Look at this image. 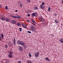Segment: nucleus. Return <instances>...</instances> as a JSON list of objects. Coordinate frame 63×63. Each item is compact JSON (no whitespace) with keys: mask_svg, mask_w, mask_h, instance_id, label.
Instances as JSON below:
<instances>
[{"mask_svg":"<svg viewBox=\"0 0 63 63\" xmlns=\"http://www.w3.org/2000/svg\"><path fill=\"white\" fill-rule=\"evenodd\" d=\"M16 38H14L13 40V44L14 46L16 45Z\"/></svg>","mask_w":63,"mask_h":63,"instance_id":"1a4fd4ad","label":"nucleus"},{"mask_svg":"<svg viewBox=\"0 0 63 63\" xmlns=\"http://www.w3.org/2000/svg\"><path fill=\"white\" fill-rule=\"evenodd\" d=\"M11 54H13V52L12 51H10L9 52Z\"/></svg>","mask_w":63,"mask_h":63,"instance_id":"c756f323","label":"nucleus"},{"mask_svg":"<svg viewBox=\"0 0 63 63\" xmlns=\"http://www.w3.org/2000/svg\"><path fill=\"white\" fill-rule=\"evenodd\" d=\"M51 35L52 36H53V34H51Z\"/></svg>","mask_w":63,"mask_h":63,"instance_id":"de8ad7c7","label":"nucleus"},{"mask_svg":"<svg viewBox=\"0 0 63 63\" xmlns=\"http://www.w3.org/2000/svg\"><path fill=\"white\" fill-rule=\"evenodd\" d=\"M55 21L56 23H58V20H55Z\"/></svg>","mask_w":63,"mask_h":63,"instance_id":"5701e85b","label":"nucleus"},{"mask_svg":"<svg viewBox=\"0 0 63 63\" xmlns=\"http://www.w3.org/2000/svg\"><path fill=\"white\" fill-rule=\"evenodd\" d=\"M25 45H22V46H23V47H25V46H24Z\"/></svg>","mask_w":63,"mask_h":63,"instance_id":"8fccbe9b","label":"nucleus"},{"mask_svg":"<svg viewBox=\"0 0 63 63\" xmlns=\"http://www.w3.org/2000/svg\"><path fill=\"white\" fill-rule=\"evenodd\" d=\"M40 54V53L39 52H37L35 54V56L36 57H38L39 56V55Z\"/></svg>","mask_w":63,"mask_h":63,"instance_id":"7ed1b4c3","label":"nucleus"},{"mask_svg":"<svg viewBox=\"0 0 63 63\" xmlns=\"http://www.w3.org/2000/svg\"><path fill=\"white\" fill-rule=\"evenodd\" d=\"M0 19H1V20H3V21H4V20H5V18L3 17H1V18H0Z\"/></svg>","mask_w":63,"mask_h":63,"instance_id":"f3484780","label":"nucleus"},{"mask_svg":"<svg viewBox=\"0 0 63 63\" xmlns=\"http://www.w3.org/2000/svg\"><path fill=\"white\" fill-rule=\"evenodd\" d=\"M27 2H29V0H27Z\"/></svg>","mask_w":63,"mask_h":63,"instance_id":"09e8293b","label":"nucleus"},{"mask_svg":"<svg viewBox=\"0 0 63 63\" xmlns=\"http://www.w3.org/2000/svg\"><path fill=\"white\" fill-rule=\"evenodd\" d=\"M5 48H8V46L7 45H5Z\"/></svg>","mask_w":63,"mask_h":63,"instance_id":"473e14b6","label":"nucleus"},{"mask_svg":"<svg viewBox=\"0 0 63 63\" xmlns=\"http://www.w3.org/2000/svg\"><path fill=\"white\" fill-rule=\"evenodd\" d=\"M44 24H45V26H47V25L48 24H47V23H46V24L45 23H44Z\"/></svg>","mask_w":63,"mask_h":63,"instance_id":"f704fd0d","label":"nucleus"},{"mask_svg":"<svg viewBox=\"0 0 63 63\" xmlns=\"http://www.w3.org/2000/svg\"><path fill=\"white\" fill-rule=\"evenodd\" d=\"M28 33H29V34H31V31H27Z\"/></svg>","mask_w":63,"mask_h":63,"instance_id":"2f4dec72","label":"nucleus"},{"mask_svg":"<svg viewBox=\"0 0 63 63\" xmlns=\"http://www.w3.org/2000/svg\"><path fill=\"white\" fill-rule=\"evenodd\" d=\"M28 16H30V14H28Z\"/></svg>","mask_w":63,"mask_h":63,"instance_id":"e433bc0d","label":"nucleus"},{"mask_svg":"<svg viewBox=\"0 0 63 63\" xmlns=\"http://www.w3.org/2000/svg\"><path fill=\"white\" fill-rule=\"evenodd\" d=\"M27 21H28V22H30V21L29 20H27Z\"/></svg>","mask_w":63,"mask_h":63,"instance_id":"ea45409f","label":"nucleus"},{"mask_svg":"<svg viewBox=\"0 0 63 63\" xmlns=\"http://www.w3.org/2000/svg\"><path fill=\"white\" fill-rule=\"evenodd\" d=\"M45 60H47V61H49L50 60L48 59V58L47 57H46L45 59Z\"/></svg>","mask_w":63,"mask_h":63,"instance_id":"6ab92c4d","label":"nucleus"},{"mask_svg":"<svg viewBox=\"0 0 63 63\" xmlns=\"http://www.w3.org/2000/svg\"><path fill=\"white\" fill-rule=\"evenodd\" d=\"M61 3H62L63 4V0L61 2Z\"/></svg>","mask_w":63,"mask_h":63,"instance_id":"c03bdc74","label":"nucleus"},{"mask_svg":"<svg viewBox=\"0 0 63 63\" xmlns=\"http://www.w3.org/2000/svg\"><path fill=\"white\" fill-rule=\"evenodd\" d=\"M39 20H40V21H41V22H42V23H44V24L45 23H44L46 22V20L45 19L42 18L41 17H40L39 18Z\"/></svg>","mask_w":63,"mask_h":63,"instance_id":"f03ea898","label":"nucleus"},{"mask_svg":"<svg viewBox=\"0 0 63 63\" xmlns=\"http://www.w3.org/2000/svg\"><path fill=\"white\" fill-rule=\"evenodd\" d=\"M26 62L27 63H32V62L30 60L27 61Z\"/></svg>","mask_w":63,"mask_h":63,"instance_id":"ddd939ff","label":"nucleus"},{"mask_svg":"<svg viewBox=\"0 0 63 63\" xmlns=\"http://www.w3.org/2000/svg\"><path fill=\"white\" fill-rule=\"evenodd\" d=\"M10 19L9 18H5V20L7 22H8V21H9V20H10Z\"/></svg>","mask_w":63,"mask_h":63,"instance_id":"9d476101","label":"nucleus"},{"mask_svg":"<svg viewBox=\"0 0 63 63\" xmlns=\"http://www.w3.org/2000/svg\"><path fill=\"white\" fill-rule=\"evenodd\" d=\"M20 45H21V46H23L25 45V43L23 41H21L20 42Z\"/></svg>","mask_w":63,"mask_h":63,"instance_id":"20e7f679","label":"nucleus"},{"mask_svg":"<svg viewBox=\"0 0 63 63\" xmlns=\"http://www.w3.org/2000/svg\"><path fill=\"white\" fill-rule=\"evenodd\" d=\"M32 56V55H31V53H29V57H31Z\"/></svg>","mask_w":63,"mask_h":63,"instance_id":"393cba45","label":"nucleus"},{"mask_svg":"<svg viewBox=\"0 0 63 63\" xmlns=\"http://www.w3.org/2000/svg\"><path fill=\"white\" fill-rule=\"evenodd\" d=\"M12 54H9L8 55V57L10 58H11V57H12Z\"/></svg>","mask_w":63,"mask_h":63,"instance_id":"a211bd4d","label":"nucleus"},{"mask_svg":"<svg viewBox=\"0 0 63 63\" xmlns=\"http://www.w3.org/2000/svg\"><path fill=\"white\" fill-rule=\"evenodd\" d=\"M57 15L56 14H55V16H57Z\"/></svg>","mask_w":63,"mask_h":63,"instance_id":"79ce46f5","label":"nucleus"},{"mask_svg":"<svg viewBox=\"0 0 63 63\" xmlns=\"http://www.w3.org/2000/svg\"><path fill=\"white\" fill-rule=\"evenodd\" d=\"M16 25H17L18 26H19V27H20V26H21V25H20V23H19V22L17 23H16Z\"/></svg>","mask_w":63,"mask_h":63,"instance_id":"2eb2a0df","label":"nucleus"},{"mask_svg":"<svg viewBox=\"0 0 63 63\" xmlns=\"http://www.w3.org/2000/svg\"><path fill=\"white\" fill-rule=\"evenodd\" d=\"M30 0H29V2L30 3Z\"/></svg>","mask_w":63,"mask_h":63,"instance_id":"a18cd8bd","label":"nucleus"},{"mask_svg":"<svg viewBox=\"0 0 63 63\" xmlns=\"http://www.w3.org/2000/svg\"><path fill=\"white\" fill-rule=\"evenodd\" d=\"M50 7H49L48 9V12H49V11H50Z\"/></svg>","mask_w":63,"mask_h":63,"instance_id":"b1692460","label":"nucleus"},{"mask_svg":"<svg viewBox=\"0 0 63 63\" xmlns=\"http://www.w3.org/2000/svg\"><path fill=\"white\" fill-rule=\"evenodd\" d=\"M45 2H42L41 4L42 5H45Z\"/></svg>","mask_w":63,"mask_h":63,"instance_id":"c85d7f7f","label":"nucleus"},{"mask_svg":"<svg viewBox=\"0 0 63 63\" xmlns=\"http://www.w3.org/2000/svg\"><path fill=\"white\" fill-rule=\"evenodd\" d=\"M15 12H18V11L17 10H16L15 11H14Z\"/></svg>","mask_w":63,"mask_h":63,"instance_id":"4c0bfd02","label":"nucleus"},{"mask_svg":"<svg viewBox=\"0 0 63 63\" xmlns=\"http://www.w3.org/2000/svg\"><path fill=\"white\" fill-rule=\"evenodd\" d=\"M17 43L18 44V45H20V41H18L17 42Z\"/></svg>","mask_w":63,"mask_h":63,"instance_id":"a878e982","label":"nucleus"},{"mask_svg":"<svg viewBox=\"0 0 63 63\" xmlns=\"http://www.w3.org/2000/svg\"><path fill=\"white\" fill-rule=\"evenodd\" d=\"M18 49L20 51H22L23 49V48L22 47L19 46L18 47Z\"/></svg>","mask_w":63,"mask_h":63,"instance_id":"423d86ee","label":"nucleus"},{"mask_svg":"<svg viewBox=\"0 0 63 63\" xmlns=\"http://www.w3.org/2000/svg\"><path fill=\"white\" fill-rule=\"evenodd\" d=\"M37 13H33L32 14V16H37Z\"/></svg>","mask_w":63,"mask_h":63,"instance_id":"39448f33","label":"nucleus"},{"mask_svg":"<svg viewBox=\"0 0 63 63\" xmlns=\"http://www.w3.org/2000/svg\"><path fill=\"white\" fill-rule=\"evenodd\" d=\"M60 42L61 43H63V40L62 38H61L60 39Z\"/></svg>","mask_w":63,"mask_h":63,"instance_id":"9b49d317","label":"nucleus"},{"mask_svg":"<svg viewBox=\"0 0 63 63\" xmlns=\"http://www.w3.org/2000/svg\"><path fill=\"white\" fill-rule=\"evenodd\" d=\"M10 46H12V45H10Z\"/></svg>","mask_w":63,"mask_h":63,"instance_id":"3c124183","label":"nucleus"},{"mask_svg":"<svg viewBox=\"0 0 63 63\" xmlns=\"http://www.w3.org/2000/svg\"><path fill=\"white\" fill-rule=\"evenodd\" d=\"M10 16H11V17H13V18H16V16H13L11 15H10Z\"/></svg>","mask_w":63,"mask_h":63,"instance_id":"aec40b11","label":"nucleus"},{"mask_svg":"<svg viewBox=\"0 0 63 63\" xmlns=\"http://www.w3.org/2000/svg\"><path fill=\"white\" fill-rule=\"evenodd\" d=\"M32 24H33V25H34V26H36V25H35V24H34V23H32Z\"/></svg>","mask_w":63,"mask_h":63,"instance_id":"a19ab883","label":"nucleus"},{"mask_svg":"<svg viewBox=\"0 0 63 63\" xmlns=\"http://www.w3.org/2000/svg\"><path fill=\"white\" fill-rule=\"evenodd\" d=\"M8 43H9V44H10V43H11V42H8Z\"/></svg>","mask_w":63,"mask_h":63,"instance_id":"49530a36","label":"nucleus"},{"mask_svg":"<svg viewBox=\"0 0 63 63\" xmlns=\"http://www.w3.org/2000/svg\"><path fill=\"white\" fill-rule=\"evenodd\" d=\"M1 7H2V6L1 4H0V8H1Z\"/></svg>","mask_w":63,"mask_h":63,"instance_id":"37998d69","label":"nucleus"},{"mask_svg":"<svg viewBox=\"0 0 63 63\" xmlns=\"http://www.w3.org/2000/svg\"><path fill=\"white\" fill-rule=\"evenodd\" d=\"M2 38H1V37L0 36V41H1L2 40Z\"/></svg>","mask_w":63,"mask_h":63,"instance_id":"c9c22d12","label":"nucleus"},{"mask_svg":"<svg viewBox=\"0 0 63 63\" xmlns=\"http://www.w3.org/2000/svg\"><path fill=\"white\" fill-rule=\"evenodd\" d=\"M22 25L24 28H26V26L25 25H24V24H22Z\"/></svg>","mask_w":63,"mask_h":63,"instance_id":"dca6fc26","label":"nucleus"},{"mask_svg":"<svg viewBox=\"0 0 63 63\" xmlns=\"http://www.w3.org/2000/svg\"><path fill=\"white\" fill-rule=\"evenodd\" d=\"M40 8L42 9H45V6L44 5H41L40 6Z\"/></svg>","mask_w":63,"mask_h":63,"instance_id":"6e6552de","label":"nucleus"},{"mask_svg":"<svg viewBox=\"0 0 63 63\" xmlns=\"http://www.w3.org/2000/svg\"><path fill=\"white\" fill-rule=\"evenodd\" d=\"M19 6L20 7H22V4L21 3L19 5Z\"/></svg>","mask_w":63,"mask_h":63,"instance_id":"7c9ffc66","label":"nucleus"},{"mask_svg":"<svg viewBox=\"0 0 63 63\" xmlns=\"http://www.w3.org/2000/svg\"><path fill=\"white\" fill-rule=\"evenodd\" d=\"M30 28L31 31H33L35 33H36L37 32V31H36V29L34 28L33 26H31L30 27Z\"/></svg>","mask_w":63,"mask_h":63,"instance_id":"f257e3e1","label":"nucleus"},{"mask_svg":"<svg viewBox=\"0 0 63 63\" xmlns=\"http://www.w3.org/2000/svg\"><path fill=\"white\" fill-rule=\"evenodd\" d=\"M34 9L35 10H38V7H35L34 8Z\"/></svg>","mask_w":63,"mask_h":63,"instance_id":"412c9836","label":"nucleus"},{"mask_svg":"<svg viewBox=\"0 0 63 63\" xmlns=\"http://www.w3.org/2000/svg\"><path fill=\"white\" fill-rule=\"evenodd\" d=\"M1 38L2 39H3L4 38V34H3V33H2L1 34Z\"/></svg>","mask_w":63,"mask_h":63,"instance_id":"f8f14e48","label":"nucleus"},{"mask_svg":"<svg viewBox=\"0 0 63 63\" xmlns=\"http://www.w3.org/2000/svg\"><path fill=\"white\" fill-rule=\"evenodd\" d=\"M19 30L20 31H22V29L21 28H19Z\"/></svg>","mask_w":63,"mask_h":63,"instance_id":"bb28decb","label":"nucleus"},{"mask_svg":"<svg viewBox=\"0 0 63 63\" xmlns=\"http://www.w3.org/2000/svg\"><path fill=\"white\" fill-rule=\"evenodd\" d=\"M17 63H21V61H18L17 62Z\"/></svg>","mask_w":63,"mask_h":63,"instance_id":"58836bf2","label":"nucleus"},{"mask_svg":"<svg viewBox=\"0 0 63 63\" xmlns=\"http://www.w3.org/2000/svg\"><path fill=\"white\" fill-rule=\"evenodd\" d=\"M5 9L6 10H8V9H9V8H8V6H5Z\"/></svg>","mask_w":63,"mask_h":63,"instance_id":"cd10ccee","label":"nucleus"},{"mask_svg":"<svg viewBox=\"0 0 63 63\" xmlns=\"http://www.w3.org/2000/svg\"><path fill=\"white\" fill-rule=\"evenodd\" d=\"M16 18H17L18 19H20V18L19 16H18V15H16Z\"/></svg>","mask_w":63,"mask_h":63,"instance_id":"4468645a","label":"nucleus"},{"mask_svg":"<svg viewBox=\"0 0 63 63\" xmlns=\"http://www.w3.org/2000/svg\"><path fill=\"white\" fill-rule=\"evenodd\" d=\"M11 22L12 23L14 24H16V21L14 20H11Z\"/></svg>","mask_w":63,"mask_h":63,"instance_id":"0eeeda50","label":"nucleus"},{"mask_svg":"<svg viewBox=\"0 0 63 63\" xmlns=\"http://www.w3.org/2000/svg\"><path fill=\"white\" fill-rule=\"evenodd\" d=\"M30 12L31 11V10H30Z\"/></svg>","mask_w":63,"mask_h":63,"instance_id":"603ef678","label":"nucleus"},{"mask_svg":"<svg viewBox=\"0 0 63 63\" xmlns=\"http://www.w3.org/2000/svg\"><path fill=\"white\" fill-rule=\"evenodd\" d=\"M6 62L7 63H8L9 62V60H7L6 61Z\"/></svg>","mask_w":63,"mask_h":63,"instance_id":"72a5a7b5","label":"nucleus"},{"mask_svg":"<svg viewBox=\"0 0 63 63\" xmlns=\"http://www.w3.org/2000/svg\"><path fill=\"white\" fill-rule=\"evenodd\" d=\"M32 22H33V23H36V22H35V21H34V20L33 19H32Z\"/></svg>","mask_w":63,"mask_h":63,"instance_id":"4be33fe9","label":"nucleus"}]
</instances>
